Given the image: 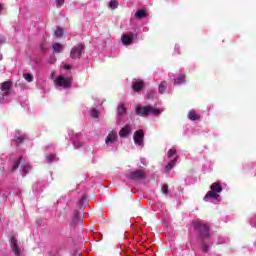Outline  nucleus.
I'll list each match as a JSON object with an SVG mask.
<instances>
[{"label": "nucleus", "mask_w": 256, "mask_h": 256, "mask_svg": "<svg viewBox=\"0 0 256 256\" xmlns=\"http://www.w3.org/2000/svg\"><path fill=\"white\" fill-rule=\"evenodd\" d=\"M210 191L204 196V201H209L210 199H219V193L223 191V186L219 182H214L210 186Z\"/></svg>", "instance_id": "f257e3e1"}, {"label": "nucleus", "mask_w": 256, "mask_h": 256, "mask_svg": "<svg viewBox=\"0 0 256 256\" xmlns=\"http://www.w3.org/2000/svg\"><path fill=\"white\" fill-rule=\"evenodd\" d=\"M136 19H145L147 17V10H137L135 13Z\"/></svg>", "instance_id": "6ab92c4d"}, {"label": "nucleus", "mask_w": 256, "mask_h": 256, "mask_svg": "<svg viewBox=\"0 0 256 256\" xmlns=\"http://www.w3.org/2000/svg\"><path fill=\"white\" fill-rule=\"evenodd\" d=\"M131 124H126L120 131H119V137L125 138L128 135H131Z\"/></svg>", "instance_id": "9b49d317"}, {"label": "nucleus", "mask_w": 256, "mask_h": 256, "mask_svg": "<svg viewBox=\"0 0 256 256\" xmlns=\"http://www.w3.org/2000/svg\"><path fill=\"white\" fill-rule=\"evenodd\" d=\"M90 116L92 117V119H99V110L92 109L90 112Z\"/></svg>", "instance_id": "393cba45"}, {"label": "nucleus", "mask_w": 256, "mask_h": 256, "mask_svg": "<svg viewBox=\"0 0 256 256\" xmlns=\"http://www.w3.org/2000/svg\"><path fill=\"white\" fill-rule=\"evenodd\" d=\"M173 155H177V150L175 149H170L167 153V157L171 158Z\"/></svg>", "instance_id": "7c9ffc66"}, {"label": "nucleus", "mask_w": 256, "mask_h": 256, "mask_svg": "<svg viewBox=\"0 0 256 256\" xmlns=\"http://www.w3.org/2000/svg\"><path fill=\"white\" fill-rule=\"evenodd\" d=\"M78 208L83 211L85 209V197H83L79 202H78Z\"/></svg>", "instance_id": "c756f323"}, {"label": "nucleus", "mask_w": 256, "mask_h": 256, "mask_svg": "<svg viewBox=\"0 0 256 256\" xmlns=\"http://www.w3.org/2000/svg\"><path fill=\"white\" fill-rule=\"evenodd\" d=\"M49 63H55V56H52V57L49 59Z\"/></svg>", "instance_id": "e433bc0d"}, {"label": "nucleus", "mask_w": 256, "mask_h": 256, "mask_svg": "<svg viewBox=\"0 0 256 256\" xmlns=\"http://www.w3.org/2000/svg\"><path fill=\"white\" fill-rule=\"evenodd\" d=\"M188 119H190V121H199L201 119V116L197 114V112H195L194 110H191L188 113Z\"/></svg>", "instance_id": "a211bd4d"}, {"label": "nucleus", "mask_w": 256, "mask_h": 256, "mask_svg": "<svg viewBox=\"0 0 256 256\" xmlns=\"http://www.w3.org/2000/svg\"><path fill=\"white\" fill-rule=\"evenodd\" d=\"M202 251L203 253H208L209 252V246L205 243L202 244Z\"/></svg>", "instance_id": "f704fd0d"}, {"label": "nucleus", "mask_w": 256, "mask_h": 256, "mask_svg": "<svg viewBox=\"0 0 256 256\" xmlns=\"http://www.w3.org/2000/svg\"><path fill=\"white\" fill-rule=\"evenodd\" d=\"M133 140L135 145H138V147H144L145 146V132L143 130H137L134 133Z\"/></svg>", "instance_id": "20e7f679"}, {"label": "nucleus", "mask_w": 256, "mask_h": 256, "mask_svg": "<svg viewBox=\"0 0 256 256\" xmlns=\"http://www.w3.org/2000/svg\"><path fill=\"white\" fill-rule=\"evenodd\" d=\"M64 69L69 70V69H71V66H70V65L65 64V65H64Z\"/></svg>", "instance_id": "4c0bfd02"}, {"label": "nucleus", "mask_w": 256, "mask_h": 256, "mask_svg": "<svg viewBox=\"0 0 256 256\" xmlns=\"http://www.w3.org/2000/svg\"><path fill=\"white\" fill-rule=\"evenodd\" d=\"M179 159V156H175L174 159H172L164 168V173L169 174L171 173V169L175 167L177 160Z\"/></svg>", "instance_id": "f8f14e48"}, {"label": "nucleus", "mask_w": 256, "mask_h": 256, "mask_svg": "<svg viewBox=\"0 0 256 256\" xmlns=\"http://www.w3.org/2000/svg\"><path fill=\"white\" fill-rule=\"evenodd\" d=\"M54 33H55L56 37H63V28L58 26Z\"/></svg>", "instance_id": "c85d7f7f"}, {"label": "nucleus", "mask_w": 256, "mask_h": 256, "mask_svg": "<svg viewBox=\"0 0 256 256\" xmlns=\"http://www.w3.org/2000/svg\"><path fill=\"white\" fill-rule=\"evenodd\" d=\"M54 83L56 87H63V89H71L73 85V78L72 77H64V76H58Z\"/></svg>", "instance_id": "7ed1b4c3"}, {"label": "nucleus", "mask_w": 256, "mask_h": 256, "mask_svg": "<svg viewBox=\"0 0 256 256\" xmlns=\"http://www.w3.org/2000/svg\"><path fill=\"white\" fill-rule=\"evenodd\" d=\"M23 141H25L24 136H19L18 138L15 139V143H17V145H20V143H23Z\"/></svg>", "instance_id": "473e14b6"}, {"label": "nucleus", "mask_w": 256, "mask_h": 256, "mask_svg": "<svg viewBox=\"0 0 256 256\" xmlns=\"http://www.w3.org/2000/svg\"><path fill=\"white\" fill-rule=\"evenodd\" d=\"M181 83H185V75L174 79V85H181Z\"/></svg>", "instance_id": "b1692460"}, {"label": "nucleus", "mask_w": 256, "mask_h": 256, "mask_svg": "<svg viewBox=\"0 0 256 256\" xmlns=\"http://www.w3.org/2000/svg\"><path fill=\"white\" fill-rule=\"evenodd\" d=\"M21 159H22V157L20 156L19 158L14 160L13 165L11 167L12 173L17 171V169H19V165H21Z\"/></svg>", "instance_id": "aec40b11"}, {"label": "nucleus", "mask_w": 256, "mask_h": 256, "mask_svg": "<svg viewBox=\"0 0 256 256\" xmlns=\"http://www.w3.org/2000/svg\"><path fill=\"white\" fill-rule=\"evenodd\" d=\"M133 39H135V34L130 33V34H124L121 38V41L123 45L129 46L133 44Z\"/></svg>", "instance_id": "1a4fd4ad"}, {"label": "nucleus", "mask_w": 256, "mask_h": 256, "mask_svg": "<svg viewBox=\"0 0 256 256\" xmlns=\"http://www.w3.org/2000/svg\"><path fill=\"white\" fill-rule=\"evenodd\" d=\"M83 222V216L81 215V212L79 210L74 211V215L72 217V225L76 227V225H79V223Z\"/></svg>", "instance_id": "9d476101"}, {"label": "nucleus", "mask_w": 256, "mask_h": 256, "mask_svg": "<svg viewBox=\"0 0 256 256\" xmlns=\"http://www.w3.org/2000/svg\"><path fill=\"white\" fill-rule=\"evenodd\" d=\"M3 11V5L0 4V13Z\"/></svg>", "instance_id": "a19ab883"}, {"label": "nucleus", "mask_w": 256, "mask_h": 256, "mask_svg": "<svg viewBox=\"0 0 256 256\" xmlns=\"http://www.w3.org/2000/svg\"><path fill=\"white\" fill-rule=\"evenodd\" d=\"M20 169L22 171V177H25L29 171H31V164L28 162H23L20 166Z\"/></svg>", "instance_id": "ddd939ff"}, {"label": "nucleus", "mask_w": 256, "mask_h": 256, "mask_svg": "<svg viewBox=\"0 0 256 256\" xmlns=\"http://www.w3.org/2000/svg\"><path fill=\"white\" fill-rule=\"evenodd\" d=\"M117 115H118V121H121L122 117L127 115V109H125V106L119 105L117 107Z\"/></svg>", "instance_id": "4468645a"}, {"label": "nucleus", "mask_w": 256, "mask_h": 256, "mask_svg": "<svg viewBox=\"0 0 256 256\" xmlns=\"http://www.w3.org/2000/svg\"><path fill=\"white\" fill-rule=\"evenodd\" d=\"M162 192L164 193V195H169V185L165 184L162 187Z\"/></svg>", "instance_id": "2f4dec72"}, {"label": "nucleus", "mask_w": 256, "mask_h": 256, "mask_svg": "<svg viewBox=\"0 0 256 256\" xmlns=\"http://www.w3.org/2000/svg\"><path fill=\"white\" fill-rule=\"evenodd\" d=\"M193 227L202 239H207V237H209L211 229L207 224H203L201 221H195L193 222Z\"/></svg>", "instance_id": "f03ea898"}, {"label": "nucleus", "mask_w": 256, "mask_h": 256, "mask_svg": "<svg viewBox=\"0 0 256 256\" xmlns=\"http://www.w3.org/2000/svg\"><path fill=\"white\" fill-rule=\"evenodd\" d=\"M136 115L139 117H148L149 116V106H137L135 110Z\"/></svg>", "instance_id": "6e6552de"}, {"label": "nucleus", "mask_w": 256, "mask_h": 256, "mask_svg": "<svg viewBox=\"0 0 256 256\" xmlns=\"http://www.w3.org/2000/svg\"><path fill=\"white\" fill-rule=\"evenodd\" d=\"M54 77H55V72H52L51 73V79H54Z\"/></svg>", "instance_id": "ea45409f"}, {"label": "nucleus", "mask_w": 256, "mask_h": 256, "mask_svg": "<svg viewBox=\"0 0 256 256\" xmlns=\"http://www.w3.org/2000/svg\"><path fill=\"white\" fill-rule=\"evenodd\" d=\"M85 50V44H78L71 49L70 57L71 59H81V55Z\"/></svg>", "instance_id": "39448f33"}, {"label": "nucleus", "mask_w": 256, "mask_h": 256, "mask_svg": "<svg viewBox=\"0 0 256 256\" xmlns=\"http://www.w3.org/2000/svg\"><path fill=\"white\" fill-rule=\"evenodd\" d=\"M11 249L16 256H19V254L21 253V251L19 250V245H17V240H15L14 238H12Z\"/></svg>", "instance_id": "f3484780"}, {"label": "nucleus", "mask_w": 256, "mask_h": 256, "mask_svg": "<svg viewBox=\"0 0 256 256\" xmlns=\"http://www.w3.org/2000/svg\"><path fill=\"white\" fill-rule=\"evenodd\" d=\"M150 95H155V92H153V91H150Z\"/></svg>", "instance_id": "79ce46f5"}, {"label": "nucleus", "mask_w": 256, "mask_h": 256, "mask_svg": "<svg viewBox=\"0 0 256 256\" xmlns=\"http://www.w3.org/2000/svg\"><path fill=\"white\" fill-rule=\"evenodd\" d=\"M65 4V0H56V7H63Z\"/></svg>", "instance_id": "72a5a7b5"}, {"label": "nucleus", "mask_w": 256, "mask_h": 256, "mask_svg": "<svg viewBox=\"0 0 256 256\" xmlns=\"http://www.w3.org/2000/svg\"><path fill=\"white\" fill-rule=\"evenodd\" d=\"M1 59H3V55L0 54V61H1Z\"/></svg>", "instance_id": "37998d69"}, {"label": "nucleus", "mask_w": 256, "mask_h": 256, "mask_svg": "<svg viewBox=\"0 0 256 256\" xmlns=\"http://www.w3.org/2000/svg\"><path fill=\"white\" fill-rule=\"evenodd\" d=\"M23 77H24V79H25L28 83L33 82V74L25 73V74H23Z\"/></svg>", "instance_id": "bb28decb"}, {"label": "nucleus", "mask_w": 256, "mask_h": 256, "mask_svg": "<svg viewBox=\"0 0 256 256\" xmlns=\"http://www.w3.org/2000/svg\"><path fill=\"white\" fill-rule=\"evenodd\" d=\"M165 91H167V82L166 81H162L159 85V93L160 95H163V93H165Z\"/></svg>", "instance_id": "5701e85b"}, {"label": "nucleus", "mask_w": 256, "mask_h": 256, "mask_svg": "<svg viewBox=\"0 0 256 256\" xmlns=\"http://www.w3.org/2000/svg\"><path fill=\"white\" fill-rule=\"evenodd\" d=\"M115 141H117V132L111 131V132L108 134V136H107L105 142H106L107 144H109V143H115Z\"/></svg>", "instance_id": "2eb2a0df"}, {"label": "nucleus", "mask_w": 256, "mask_h": 256, "mask_svg": "<svg viewBox=\"0 0 256 256\" xmlns=\"http://www.w3.org/2000/svg\"><path fill=\"white\" fill-rule=\"evenodd\" d=\"M4 42H5V40L3 39L2 36H0V45H1L2 43H4Z\"/></svg>", "instance_id": "58836bf2"}, {"label": "nucleus", "mask_w": 256, "mask_h": 256, "mask_svg": "<svg viewBox=\"0 0 256 256\" xmlns=\"http://www.w3.org/2000/svg\"><path fill=\"white\" fill-rule=\"evenodd\" d=\"M127 177L132 181H141L143 179H147V174L143 170H135L132 171Z\"/></svg>", "instance_id": "423d86ee"}, {"label": "nucleus", "mask_w": 256, "mask_h": 256, "mask_svg": "<svg viewBox=\"0 0 256 256\" xmlns=\"http://www.w3.org/2000/svg\"><path fill=\"white\" fill-rule=\"evenodd\" d=\"M143 87H145V84L143 83V81L134 82L132 85V89L133 91H135V93H139V91H141Z\"/></svg>", "instance_id": "dca6fc26"}, {"label": "nucleus", "mask_w": 256, "mask_h": 256, "mask_svg": "<svg viewBox=\"0 0 256 256\" xmlns=\"http://www.w3.org/2000/svg\"><path fill=\"white\" fill-rule=\"evenodd\" d=\"M52 49H53L54 53H62L64 47L62 46L61 43H58V42H57V43H54V44H53Z\"/></svg>", "instance_id": "412c9836"}, {"label": "nucleus", "mask_w": 256, "mask_h": 256, "mask_svg": "<svg viewBox=\"0 0 256 256\" xmlns=\"http://www.w3.org/2000/svg\"><path fill=\"white\" fill-rule=\"evenodd\" d=\"M5 95L6 94H0V103H3L5 101Z\"/></svg>", "instance_id": "c9c22d12"}, {"label": "nucleus", "mask_w": 256, "mask_h": 256, "mask_svg": "<svg viewBox=\"0 0 256 256\" xmlns=\"http://www.w3.org/2000/svg\"><path fill=\"white\" fill-rule=\"evenodd\" d=\"M56 155L55 154H47L46 155V161L48 162V163H53V160L54 159H56Z\"/></svg>", "instance_id": "cd10ccee"}, {"label": "nucleus", "mask_w": 256, "mask_h": 256, "mask_svg": "<svg viewBox=\"0 0 256 256\" xmlns=\"http://www.w3.org/2000/svg\"><path fill=\"white\" fill-rule=\"evenodd\" d=\"M110 9H117L119 7V1L117 0H111L109 3Z\"/></svg>", "instance_id": "a878e982"}, {"label": "nucleus", "mask_w": 256, "mask_h": 256, "mask_svg": "<svg viewBox=\"0 0 256 256\" xmlns=\"http://www.w3.org/2000/svg\"><path fill=\"white\" fill-rule=\"evenodd\" d=\"M13 87V82L11 80H7L0 84V90L5 93V95H9V91Z\"/></svg>", "instance_id": "0eeeda50"}, {"label": "nucleus", "mask_w": 256, "mask_h": 256, "mask_svg": "<svg viewBox=\"0 0 256 256\" xmlns=\"http://www.w3.org/2000/svg\"><path fill=\"white\" fill-rule=\"evenodd\" d=\"M149 115H161V110L159 108H155L151 105H148Z\"/></svg>", "instance_id": "4be33fe9"}]
</instances>
